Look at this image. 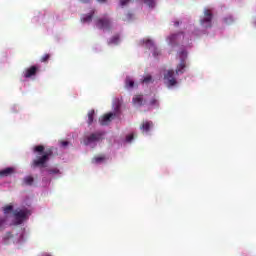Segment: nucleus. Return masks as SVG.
I'll use <instances>...</instances> for the list:
<instances>
[{
    "label": "nucleus",
    "mask_w": 256,
    "mask_h": 256,
    "mask_svg": "<svg viewBox=\"0 0 256 256\" xmlns=\"http://www.w3.org/2000/svg\"><path fill=\"white\" fill-rule=\"evenodd\" d=\"M81 3H91V0H80Z\"/></svg>",
    "instance_id": "32"
},
{
    "label": "nucleus",
    "mask_w": 256,
    "mask_h": 256,
    "mask_svg": "<svg viewBox=\"0 0 256 256\" xmlns=\"http://www.w3.org/2000/svg\"><path fill=\"white\" fill-rule=\"evenodd\" d=\"M98 3H107V0H97Z\"/></svg>",
    "instance_id": "33"
},
{
    "label": "nucleus",
    "mask_w": 256,
    "mask_h": 256,
    "mask_svg": "<svg viewBox=\"0 0 256 256\" xmlns=\"http://www.w3.org/2000/svg\"><path fill=\"white\" fill-rule=\"evenodd\" d=\"M180 57H187V51H182L180 54Z\"/></svg>",
    "instance_id": "31"
},
{
    "label": "nucleus",
    "mask_w": 256,
    "mask_h": 256,
    "mask_svg": "<svg viewBox=\"0 0 256 256\" xmlns=\"http://www.w3.org/2000/svg\"><path fill=\"white\" fill-rule=\"evenodd\" d=\"M62 147H67V145H69L68 141H62L61 142Z\"/></svg>",
    "instance_id": "30"
},
{
    "label": "nucleus",
    "mask_w": 256,
    "mask_h": 256,
    "mask_svg": "<svg viewBox=\"0 0 256 256\" xmlns=\"http://www.w3.org/2000/svg\"><path fill=\"white\" fill-rule=\"evenodd\" d=\"M94 119H95V110H90L88 112V125H93Z\"/></svg>",
    "instance_id": "18"
},
{
    "label": "nucleus",
    "mask_w": 256,
    "mask_h": 256,
    "mask_svg": "<svg viewBox=\"0 0 256 256\" xmlns=\"http://www.w3.org/2000/svg\"><path fill=\"white\" fill-rule=\"evenodd\" d=\"M153 127V121H143L140 125V131L143 133V134H148L149 131H151V128Z\"/></svg>",
    "instance_id": "9"
},
{
    "label": "nucleus",
    "mask_w": 256,
    "mask_h": 256,
    "mask_svg": "<svg viewBox=\"0 0 256 256\" xmlns=\"http://www.w3.org/2000/svg\"><path fill=\"white\" fill-rule=\"evenodd\" d=\"M174 75H175V71H173V70H168L164 74V79H165V81H167L168 87H175V85H177V79H175Z\"/></svg>",
    "instance_id": "6"
},
{
    "label": "nucleus",
    "mask_w": 256,
    "mask_h": 256,
    "mask_svg": "<svg viewBox=\"0 0 256 256\" xmlns=\"http://www.w3.org/2000/svg\"><path fill=\"white\" fill-rule=\"evenodd\" d=\"M226 23H227V25H230L231 22H226Z\"/></svg>",
    "instance_id": "35"
},
{
    "label": "nucleus",
    "mask_w": 256,
    "mask_h": 256,
    "mask_svg": "<svg viewBox=\"0 0 256 256\" xmlns=\"http://www.w3.org/2000/svg\"><path fill=\"white\" fill-rule=\"evenodd\" d=\"M37 71H39V67H37V66H31L30 68H27L23 72L25 79L35 77L37 75Z\"/></svg>",
    "instance_id": "8"
},
{
    "label": "nucleus",
    "mask_w": 256,
    "mask_h": 256,
    "mask_svg": "<svg viewBox=\"0 0 256 256\" xmlns=\"http://www.w3.org/2000/svg\"><path fill=\"white\" fill-rule=\"evenodd\" d=\"M34 153H39L42 156H37V159L32 161L31 167L36 169V167H40L41 169L47 167V161H49L50 157L53 156V149H47L45 151V146L38 145L34 147Z\"/></svg>",
    "instance_id": "1"
},
{
    "label": "nucleus",
    "mask_w": 256,
    "mask_h": 256,
    "mask_svg": "<svg viewBox=\"0 0 256 256\" xmlns=\"http://www.w3.org/2000/svg\"><path fill=\"white\" fill-rule=\"evenodd\" d=\"M175 27H179V21L174 22Z\"/></svg>",
    "instance_id": "34"
},
{
    "label": "nucleus",
    "mask_w": 256,
    "mask_h": 256,
    "mask_svg": "<svg viewBox=\"0 0 256 256\" xmlns=\"http://www.w3.org/2000/svg\"><path fill=\"white\" fill-rule=\"evenodd\" d=\"M93 15H95V10H92L89 14L87 15H84L82 18H81V21L83 23H91L92 19H93Z\"/></svg>",
    "instance_id": "15"
},
{
    "label": "nucleus",
    "mask_w": 256,
    "mask_h": 256,
    "mask_svg": "<svg viewBox=\"0 0 256 256\" xmlns=\"http://www.w3.org/2000/svg\"><path fill=\"white\" fill-rule=\"evenodd\" d=\"M125 87L126 89H133V87H135V82L133 79H131V77H126Z\"/></svg>",
    "instance_id": "16"
},
{
    "label": "nucleus",
    "mask_w": 256,
    "mask_h": 256,
    "mask_svg": "<svg viewBox=\"0 0 256 256\" xmlns=\"http://www.w3.org/2000/svg\"><path fill=\"white\" fill-rule=\"evenodd\" d=\"M144 44L146 45L147 49L153 50L154 57H157L158 55H160V52L159 50H157V47H155V43H153V40L146 39L144 40Z\"/></svg>",
    "instance_id": "10"
},
{
    "label": "nucleus",
    "mask_w": 256,
    "mask_h": 256,
    "mask_svg": "<svg viewBox=\"0 0 256 256\" xmlns=\"http://www.w3.org/2000/svg\"><path fill=\"white\" fill-rule=\"evenodd\" d=\"M113 117H115V113L110 112L108 114H105L104 116L99 118L100 125H109V123H111V119H113Z\"/></svg>",
    "instance_id": "11"
},
{
    "label": "nucleus",
    "mask_w": 256,
    "mask_h": 256,
    "mask_svg": "<svg viewBox=\"0 0 256 256\" xmlns=\"http://www.w3.org/2000/svg\"><path fill=\"white\" fill-rule=\"evenodd\" d=\"M95 26L103 31H111L113 29V22H111V18L104 16L96 19Z\"/></svg>",
    "instance_id": "2"
},
{
    "label": "nucleus",
    "mask_w": 256,
    "mask_h": 256,
    "mask_svg": "<svg viewBox=\"0 0 256 256\" xmlns=\"http://www.w3.org/2000/svg\"><path fill=\"white\" fill-rule=\"evenodd\" d=\"M119 44V35H114L108 42V45H118Z\"/></svg>",
    "instance_id": "20"
},
{
    "label": "nucleus",
    "mask_w": 256,
    "mask_h": 256,
    "mask_svg": "<svg viewBox=\"0 0 256 256\" xmlns=\"http://www.w3.org/2000/svg\"><path fill=\"white\" fill-rule=\"evenodd\" d=\"M133 105H137V107H143L145 105V100L143 99V95H136L132 98Z\"/></svg>",
    "instance_id": "13"
},
{
    "label": "nucleus",
    "mask_w": 256,
    "mask_h": 256,
    "mask_svg": "<svg viewBox=\"0 0 256 256\" xmlns=\"http://www.w3.org/2000/svg\"><path fill=\"white\" fill-rule=\"evenodd\" d=\"M103 135H105V132H95L89 136L84 137V145H91V143H97V141H101V139H103Z\"/></svg>",
    "instance_id": "3"
},
{
    "label": "nucleus",
    "mask_w": 256,
    "mask_h": 256,
    "mask_svg": "<svg viewBox=\"0 0 256 256\" xmlns=\"http://www.w3.org/2000/svg\"><path fill=\"white\" fill-rule=\"evenodd\" d=\"M15 167H7L0 170V177H11V175H15Z\"/></svg>",
    "instance_id": "12"
},
{
    "label": "nucleus",
    "mask_w": 256,
    "mask_h": 256,
    "mask_svg": "<svg viewBox=\"0 0 256 256\" xmlns=\"http://www.w3.org/2000/svg\"><path fill=\"white\" fill-rule=\"evenodd\" d=\"M185 39V34L183 32L171 34L168 36V41L170 45H179Z\"/></svg>",
    "instance_id": "5"
},
{
    "label": "nucleus",
    "mask_w": 256,
    "mask_h": 256,
    "mask_svg": "<svg viewBox=\"0 0 256 256\" xmlns=\"http://www.w3.org/2000/svg\"><path fill=\"white\" fill-rule=\"evenodd\" d=\"M211 21H213V13H211V10H205L204 18L200 21V24L202 25V27L210 29V27L213 26Z\"/></svg>",
    "instance_id": "4"
},
{
    "label": "nucleus",
    "mask_w": 256,
    "mask_h": 256,
    "mask_svg": "<svg viewBox=\"0 0 256 256\" xmlns=\"http://www.w3.org/2000/svg\"><path fill=\"white\" fill-rule=\"evenodd\" d=\"M47 172L49 173V175H57L59 173V169L57 168L47 169Z\"/></svg>",
    "instance_id": "26"
},
{
    "label": "nucleus",
    "mask_w": 256,
    "mask_h": 256,
    "mask_svg": "<svg viewBox=\"0 0 256 256\" xmlns=\"http://www.w3.org/2000/svg\"><path fill=\"white\" fill-rule=\"evenodd\" d=\"M3 212L5 215H9V213L13 212V205H7L3 208Z\"/></svg>",
    "instance_id": "22"
},
{
    "label": "nucleus",
    "mask_w": 256,
    "mask_h": 256,
    "mask_svg": "<svg viewBox=\"0 0 256 256\" xmlns=\"http://www.w3.org/2000/svg\"><path fill=\"white\" fill-rule=\"evenodd\" d=\"M9 239H13V234H11V232L5 234L4 243H9Z\"/></svg>",
    "instance_id": "25"
},
{
    "label": "nucleus",
    "mask_w": 256,
    "mask_h": 256,
    "mask_svg": "<svg viewBox=\"0 0 256 256\" xmlns=\"http://www.w3.org/2000/svg\"><path fill=\"white\" fill-rule=\"evenodd\" d=\"M131 2V0H120L121 7H125V5H128Z\"/></svg>",
    "instance_id": "27"
},
{
    "label": "nucleus",
    "mask_w": 256,
    "mask_h": 256,
    "mask_svg": "<svg viewBox=\"0 0 256 256\" xmlns=\"http://www.w3.org/2000/svg\"><path fill=\"white\" fill-rule=\"evenodd\" d=\"M102 161H105V156H96L93 158L92 162L93 163H102Z\"/></svg>",
    "instance_id": "23"
},
{
    "label": "nucleus",
    "mask_w": 256,
    "mask_h": 256,
    "mask_svg": "<svg viewBox=\"0 0 256 256\" xmlns=\"http://www.w3.org/2000/svg\"><path fill=\"white\" fill-rule=\"evenodd\" d=\"M186 67L187 65L185 64V60L182 59L176 68V75H183V73H185Z\"/></svg>",
    "instance_id": "14"
},
{
    "label": "nucleus",
    "mask_w": 256,
    "mask_h": 256,
    "mask_svg": "<svg viewBox=\"0 0 256 256\" xmlns=\"http://www.w3.org/2000/svg\"><path fill=\"white\" fill-rule=\"evenodd\" d=\"M142 83H145L146 85H149V83H153V77L151 75H147L142 80Z\"/></svg>",
    "instance_id": "21"
},
{
    "label": "nucleus",
    "mask_w": 256,
    "mask_h": 256,
    "mask_svg": "<svg viewBox=\"0 0 256 256\" xmlns=\"http://www.w3.org/2000/svg\"><path fill=\"white\" fill-rule=\"evenodd\" d=\"M5 224V219L0 218V231H3V225Z\"/></svg>",
    "instance_id": "29"
},
{
    "label": "nucleus",
    "mask_w": 256,
    "mask_h": 256,
    "mask_svg": "<svg viewBox=\"0 0 256 256\" xmlns=\"http://www.w3.org/2000/svg\"><path fill=\"white\" fill-rule=\"evenodd\" d=\"M133 139H134L133 134H130V135H128V136L126 137V141H127L128 143H131V142L133 141Z\"/></svg>",
    "instance_id": "28"
},
{
    "label": "nucleus",
    "mask_w": 256,
    "mask_h": 256,
    "mask_svg": "<svg viewBox=\"0 0 256 256\" xmlns=\"http://www.w3.org/2000/svg\"><path fill=\"white\" fill-rule=\"evenodd\" d=\"M14 219L16 221V225H21V223H23V221L27 219V211L25 210L14 211Z\"/></svg>",
    "instance_id": "7"
},
{
    "label": "nucleus",
    "mask_w": 256,
    "mask_h": 256,
    "mask_svg": "<svg viewBox=\"0 0 256 256\" xmlns=\"http://www.w3.org/2000/svg\"><path fill=\"white\" fill-rule=\"evenodd\" d=\"M49 59H51V55L45 54L44 56L41 57L40 61H41V63H47V61H49Z\"/></svg>",
    "instance_id": "24"
},
{
    "label": "nucleus",
    "mask_w": 256,
    "mask_h": 256,
    "mask_svg": "<svg viewBox=\"0 0 256 256\" xmlns=\"http://www.w3.org/2000/svg\"><path fill=\"white\" fill-rule=\"evenodd\" d=\"M149 107L152 108H157L159 107V99L157 97H153L149 102H148Z\"/></svg>",
    "instance_id": "17"
},
{
    "label": "nucleus",
    "mask_w": 256,
    "mask_h": 256,
    "mask_svg": "<svg viewBox=\"0 0 256 256\" xmlns=\"http://www.w3.org/2000/svg\"><path fill=\"white\" fill-rule=\"evenodd\" d=\"M35 179L33 178V176H26L24 179H23V183L24 185H33Z\"/></svg>",
    "instance_id": "19"
}]
</instances>
